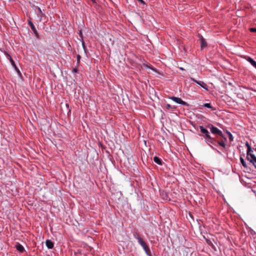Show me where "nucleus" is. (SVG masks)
<instances>
[{
    "instance_id": "f257e3e1",
    "label": "nucleus",
    "mask_w": 256,
    "mask_h": 256,
    "mask_svg": "<svg viewBox=\"0 0 256 256\" xmlns=\"http://www.w3.org/2000/svg\"><path fill=\"white\" fill-rule=\"evenodd\" d=\"M208 128L210 129V132L212 134L219 136L222 138H224V140H226V138L223 134L222 132L216 127L214 126L212 124H210L208 126Z\"/></svg>"
},
{
    "instance_id": "f03ea898",
    "label": "nucleus",
    "mask_w": 256,
    "mask_h": 256,
    "mask_svg": "<svg viewBox=\"0 0 256 256\" xmlns=\"http://www.w3.org/2000/svg\"><path fill=\"white\" fill-rule=\"evenodd\" d=\"M200 132L202 134V136L205 138H210V132L203 126H199Z\"/></svg>"
},
{
    "instance_id": "7ed1b4c3",
    "label": "nucleus",
    "mask_w": 256,
    "mask_h": 256,
    "mask_svg": "<svg viewBox=\"0 0 256 256\" xmlns=\"http://www.w3.org/2000/svg\"><path fill=\"white\" fill-rule=\"evenodd\" d=\"M170 98L178 104H182L183 106H188V104L186 102L183 101L180 98L172 96L170 97Z\"/></svg>"
},
{
    "instance_id": "20e7f679",
    "label": "nucleus",
    "mask_w": 256,
    "mask_h": 256,
    "mask_svg": "<svg viewBox=\"0 0 256 256\" xmlns=\"http://www.w3.org/2000/svg\"><path fill=\"white\" fill-rule=\"evenodd\" d=\"M134 237L138 240L139 244L143 248L146 245V244L140 236L138 234L134 235Z\"/></svg>"
},
{
    "instance_id": "39448f33",
    "label": "nucleus",
    "mask_w": 256,
    "mask_h": 256,
    "mask_svg": "<svg viewBox=\"0 0 256 256\" xmlns=\"http://www.w3.org/2000/svg\"><path fill=\"white\" fill-rule=\"evenodd\" d=\"M134 237L138 240L139 244L143 248L146 245V244L140 236L138 234L134 235Z\"/></svg>"
},
{
    "instance_id": "423d86ee",
    "label": "nucleus",
    "mask_w": 256,
    "mask_h": 256,
    "mask_svg": "<svg viewBox=\"0 0 256 256\" xmlns=\"http://www.w3.org/2000/svg\"><path fill=\"white\" fill-rule=\"evenodd\" d=\"M134 237L138 240L139 244L143 248L146 245V244L140 236L138 234L134 235Z\"/></svg>"
},
{
    "instance_id": "0eeeda50",
    "label": "nucleus",
    "mask_w": 256,
    "mask_h": 256,
    "mask_svg": "<svg viewBox=\"0 0 256 256\" xmlns=\"http://www.w3.org/2000/svg\"><path fill=\"white\" fill-rule=\"evenodd\" d=\"M28 24L30 25V28H32V31L34 32L35 36L37 37V38H38V34L34 26V24H32V22L30 21H28Z\"/></svg>"
},
{
    "instance_id": "6e6552de",
    "label": "nucleus",
    "mask_w": 256,
    "mask_h": 256,
    "mask_svg": "<svg viewBox=\"0 0 256 256\" xmlns=\"http://www.w3.org/2000/svg\"><path fill=\"white\" fill-rule=\"evenodd\" d=\"M253 152L250 146H248V150H247V160H250V158H252V156H254L252 152Z\"/></svg>"
},
{
    "instance_id": "1a4fd4ad",
    "label": "nucleus",
    "mask_w": 256,
    "mask_h": 256,
    "mask_svg": "<svg viewBox=\"0 0 256 256\" xmlns=\"http://www.w3.org/2000/svg\"><path fill=\"white\" fill-rule=\"evenodd\" d=\"M191 80L196 82L197 84H199L200 86L202 88H206H206L205 86H206V84L202 82H200V81H197L194 78H190Z\"/></svg>"
},
{
    "instance_id": "9d476101",
    "label": "nucleus",
    "mask_w": 256,
    "mask_h": 256,
    "mask_svg": "<svg viewBox=\"0 0 256 256\" xmlns=\"http://www.w3.org/2000/svg\"><path fill=\"white\" fill-rule=\"evenodd\" d=\"M46 244L48 248L49 249H51L54 247V243L49 240H48L46 241Z\"/></svg>"
},
{
    "instance_id": "9b49d317",
    "label": "nucleus",
    "mask_w": 256,
    "mask_h": 256,
    "mask_svg": "<svg viewBox=\"0 0 256 256\" xmlns=\"http://www.w3.org/2000/svg\"><path fill=\"white\" fill-rule=\"evenodd\" d=\"M226 140H224V138H222V139L220 140L217 142L218 144L224 148H226V144H225Z\"/></svg>"
},
{
    "instance_id": "f8f14e48",
    "label": "nucleus",
    "mask_w": 256,
    "mask_h": 256,
    "mask_svg": "<svg viewBox=\"0 0 256 256\" xmlns=\"http://www.w3.org/2000/svg\"><path fill=\"white\" fill-rule=\"evenodd\" d=\"M201 48H204L206 46V42L202 36L200 38Z\"/></svg>"
},
{
    "instance_id": "ddd939ff",
    "label": "nucleus",
    "mask_w": 256,
    "mask_h": 256,
    "mask_svg": "<svg viewBox=\"0 0 256 256\" xmlns=\"http://www.w3.org/2000/svg\"><path fill=\"white\" fill-rule=\"evenodd\" d=\"M247 60L250 62V64L256 68V62L254 61L252 58L250 57H248Z\"/></svg>"
},
{
    "instance_id": "4468645a",
    "label": "nucleus",
    "mask_w": 256,
    "mask_h": 256,
    "mask_svg": "<svg viewBox=\"0 0 256 256\" xmlns=\"http://www.w3.org/2000/svg\"><path fill=\"white\" fill-rule=\"evenodd\" d=\"M154 161L157 164H159V165H162V162L161 160L158 158V156H154Z\"/></svg>"
},
{
    "instance_id": "2eb2a0df",
    "label": "nucleus",
    "mask_w": 256,
    "mask_h": 256,
    "mask_svg": "<svg viewBox=\"0 0 256 256\" xmlns=\"http://www.w3.org/2000/svg\"><path fill=\"white\" fill-rule=\"evenodd\" d=\"M16 249L20 252H22L24 250V248L23 246L19 244L16 246Z\"/></svg>"
},
{
    "instance_id": "dca6fc26",
    "label": "nucleus",
    "mask_w": 256,
    "mask_h": 256,
    "mask_svg": "<svg viewBox=\"0 0 256 256\" xmlns=\"http://www.w3.org/2000/svg\"><path fill=\"white\" fill-rule=\"evenodd\" d=\"M205 139L206 142L208 143L214 144L215 142V140L214 138H212L211 136L210 138H205Z\"/></svg>"
},
{
    "instance_id": "f3484780",
    "label": "nucleus",
    "mask_w": 256,
    "mask_h": 256,
    "mask_svg": "<svg viewBox=\"0 0 256 256\" xmlns=\"http://www.w3.org/2000/svg\"><path fill=\"white\" fill-rule=\"evenodd\" d=\"M143 248L144 250V251L146 252V254L150 256V248H149L148 246V245L146 244V246H144Z\"/></svg>"
},
{
    "instance_id": "a211bd4d",
    "label": "nucleus",
    "mask_w": 256,
    "mask_h": 256,
    "mask_svg": "<svg viewBox=\"0 0 256 256\" xmlns=\"http://www.w3.org/2000/svg\"><path fill=\"white\" fill-rule=\"evenodd\" d=\"M204 107H206V108H211L212 110H215V108H214L210 104V103H206V104H204Z\"/></svg>"
},
{
    "instance_id": "6ab92c4d",
    "label": "nucleus",
    "mask_w": 256,
    "mask_h": 256,
    "mask_svg": "<svg viewBox=\"0 0 256 256\" xmlns=\"http://www.w3.org/2000/svg\"><path fill=\"white\" fill-rule=\"evenodd\" d=\"M8 58L10 60V61L11 63V64L12 65V66H15L16 64L14 63V60H12V58H11V56L9 54H7Z\"/></svg>"
},
{
    "instance_id": "aec40b11",
    "label": "nucleus",
    "mask_w": 256,
    "mask_h": 256,
    "mask_svg": "<svg viewBox=\"0 0 256 256\" xmlns=\"http://www.w3.org/2000/svg\"><path fill=\"white\" fill-rule=\"evenodd\" d=\"M226 133L228 134V138H229L230 141V142L233 141L234 138H233V136L232 134L230 132H228V131H226Z\"/></svg>"
},
{
    "instance_id": "412c9836",
    "label": "nucleus",
    "mask_w": 256,
    "mask_h": 256,
    "mask_svg": "<svg viewBox=\"0 0 256 256\" xmlns=\"http://www.w3.org/2000/svg\"><path fill=\"white\" fill-rule=\"evenodd\" d=\"M248 160L254 164L256 162V156H252V158H251L250 160Z\"/></svg>"
},
{
    "instance_id": "4be33fe9",
    "label": "nucleus",
    "mask_w": 256,
    "mask_h": 256,
    "mask_svg": "<svg viewBox=\"0 0 256 256\" xmlns=\"http://www.w3.org/2000/svg\"><path fill=\"white\" fill-rule=\"evenodd\" d=\"M240 162H241V164H242V165L244 168H246V162L244 161V159L242 157H240Z\"/></svg>"
},
{
    "instance_id": "5701e85b",
    "label": "nucleus",
    "mask_w": 256,
    "mask_h": 256,
    "mask_svg": "<svg viewBox=\"0 0 256 256\" xmlns=\"http://www.w3.org/2000/svg\"><path fill=\"white\" fill-rule=\"evenodd\" d=\"M166 108L168 109V110H170V109H175L176 108V107L173 106H172L170 104H166Z\"/></svg>"
},
{
    "instance_id": "b1692460",
    "label": "nucleus",
    "mask_w": 256,
    "mask_h": 256,
    "mask_svg": "<svg viewBox=\"0 0 256 256\" xmlns=\"http://www.w3.org/2000/svg\"><path fill=\"white\" fill-rule=\"evenodd\" d=\"M250 30L251 32H256V28H250Z\"/></svg>"
},
{
    "instance_id": "393cba45",
    "label": "nucleus",
    "mask_w": 256,
    "mask_h": 256,
    "mask_svg": "<svg viewBox=\"0 0 256 256\" xmlns=\"http://www.w3.org/2000/svg\"><path fill=\"white\" fill-rule=\"evenodd\" d=\"M15 70H16V72L18 73V74H20V70L18 69V68L16 67V65H15V66H13Z\"/></svg>"
},
{
    "instance_id": "a878e982",
    "label": "nucleus",
    "mask_w": 256,
    "mask_h": 256,
    "mask_svg": "<svg viewBox=\"0 0 256 256\" xmlns=\"http://www.w3.org/2000/svg\"><path fill=\"white\" fill-rule=\"evenodd\" d=\"M15 70H16V72L18 73V74H20V70L18 69V68L16 67V65H15V66H13Z\"/></svg>"
},
{
    "instance_id": "bb28decb",
    "label": "nucleus",
    "mask_w": 256,
    "mask_h": 256,
    "mask_svg": "<svg viewBox=\"0 0 256 256\" xmlns=\"http://www.w3.org/2000/svg\"><path fill=\"white\" fill-rule=\"evenodd\" d=\"M76 58H77L78 63L80 61V55H78L76 56Z\"/></svg>"
},
{
    "instance_id": "cd10ccee",
    "label": "nucleus",
    "mask_w": 256,
    "mask_h": 256,
    "mask_svg": "<svg viewBox=\"0 0 256 256\" xmlns=\"http://www.w3.org/2000/svg\"><path fill=\"white\" fill-rule=\"evenodd\" d=\"M72 72H78V69L77 68H74L72 70Z\"/></svg>"
},
{
    "instance_id": "c85d7f7f",
    "label": "nucleus",
    "mask_w": 256,
    "mask_h": 256,
    "mask_svg": "<svg viewBox=\"0 0 256 256\" xmlns=\"http://www.w3.org/2000/svg\"><path fill=\"white\" fill-rule=\"evenodd\" d=\"M246 146H248H248H250L249 145V144H248V142H246Z\"/></svg>"
},
{
    "instance_id": "c756f323",
    "label": "nucleus",
    "mask_w": 256,
    "mask_h": 256,
    "mask_svg": "<svg viewBox=\"0 0 256 256\" xmlns=\"http://www.w3.org/2000/svg\"><path fill=\"white\" fill-rule=\"evenodd\" d=\"M91 1H92L94 4H96V0H91Z\"/></svg>"
},
{
    "instance_id": "7c9ffc66",
    "label": "nucleus",
    "mask_w": 256,
    "mask_h": 256,
    "mask_svg": "<svg viewBox=\"0 0 256 256\" xmlns=\"http://www.w3.org/2000/svg\"><path fill=\"white\" fill-rule=\"evenodd\" d=\"M254 166H255V168H256V162H254Z\"/></svg>"
},
{
    "instance_id": "2f4dec72",
    "label": "nucleus",
    "mask_w": 256,
    "mask_h": 256,
    "mask_svg": "<svg viewBox=\"0 0 256 256\" xmlns=\"http://www.w3.org/2000/svg\"><path fill=\"white\" fill-rule=\"evenodd\" d=\"M255 150H256V149H255Z\"/></svg>"
}]
</instances>
